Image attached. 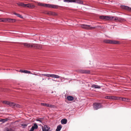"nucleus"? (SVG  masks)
<instances>
[{"label": "nucleus", "instance_id": "nucleus-27", "mask_svg": "<svg viewBox=\"0 0 131 131\" xmlns=\"http://www.w3.org/2000/svg\"><path fill=\"white\" fill-rule=\"evenodd\" d=\"M111 99L112 100H118V97L115 96H111Z\"/></svg>", "mask_w": 131, "mask_h": 131}, {"label": "nucleus", "instance_id": "nucleus-30", "mask_svg": "<svg viewBox=\"0 0 131 131\" xmlns=\"http://www.w3.org/2000/svg\"><path fill=\"white\" fill-rule=\"evenodd\" d=\"M111 96H107L104 97V98L107 99L111 100Z\"/></svg>", "mask_w": 131, "mask_h": 131}, {"label": "nucleus", "instance_id": "nucleus-11", "mask_svg": "<svg viewBox=\"0 0 131 131\" xmlns=\"http://www.w3.org/2000/svg\"><path fill=\"white\" fill-rule=\"evenodd\" d=\"M78 72L82 73H90L89 70H80Z\"/></svg>", "mask_w": 131, "mask_h": 131}, {"label": "nucleus", "instance_id": "nucleus-20", "mask_svg": "<svg viewBox=\"0 0 131 131\" xmlns=\"http://www.w3.org/2000/svg\"><path fill=\"white\" fill-rule=\"evenodd\" d=\"M120 100L123 101L127 102H129V99L122 97L120 98Z\"/></svg>", "mask_w": 131, "mask_h": 131}, {"label": "nucleus", "instance_id": "nucleus-8", "mask_svg": "<svg viewBox=\"0 0 131 131\" xmlns=\"http://www.w3.org/2000/svg\"><path fill=\"white\" fill-rule=\"evenodd\" d=\"M59 7V6L56 5L47 4V7L53 8H57Z\"/></svg>", "mask_w": 131, "mask_h": 131}, {"label": "nucleus", "instance_id": "nucleus-14", "mask_svg": "<svg viewBox=\"0 0 131 131\" xmlns=\"http://www.w3.org/2000/svg\"><path fill=\"white\" fill-rule=\"evenodd\" d=\"M38 128L37 125L36 123H35L34 124V125L32 126L29 131H33L35 129H37Z\"/></svg>", "mask_w": 131, "mask_h": 131}, {"label": "nucleus", "instance_id": "nucleus-3", "mask_svg": "<svg viewBox=\"0 0 131 131\" xmlns=\"http://www.w3.org/2000/svg\"><path fill=\"white\" fill-rule=\"evenodd\" d=\"M104 42L106 43L111 44H119V41L114 40H105L104 41Z\"/></svg>", "mask_w": 131, "mask_h": 131}, {"label": "nucleus", "instance_id": "nucleus-15", "mask_svg": "<svg viewBox=\"0 0 131 131\" xmlns=\"http://www.w3.org/2000/svg\"><path fill=\"white\" fill-rule=\"evenodd\" d=\"M35 6L31 4H26V7H27L28 8H34Z\"/></svg>", "mask_w": 131, "mask_h": 131}, {"label": "nucleus", "instance_id": "nucleus-23", "mask_svg": "<svg viewBox=\"0 0 131 131\" xmlns=\"http://www.w3.org/2000/svg\"><path fill=\"white\" fill-rule=\"evenodd\" d=\"M91 87L92 88H94L96 89H100L101 88V86H100L95 84L92 85L91 86Z\"/></svg>", "mask_w": 131, "mask_h": 131}, {"label": "nucleus", "instance_id": "nucleus-34", "mask_svg": "<svg viewBox=\"0 0 131 131\" xmlns=\"http://www.w3.org/2000/svg\"><path fill=\"white\" fill-rule=\"evenodd\" d=\"M19 72L22 73H24V70H19Z\"/></svg>", "mask_w": 131, "mask_h": 131}, {"label": "nucleus", "instance_id": "nucleus-19", "mask_svg": "<svg viewBox=\"0 0 131 131\" xmlns=\"http://www.w3.org/2000/svg\"><path fill=\"white\" fill-rule=\"evenodd\" d=\"M17 4L19 6L23 7H26V4L23 3L19 2L17 3Z\"/></svg>", "mask_w": 131, "mask_h": 131}, {"label": "nucleus", "instance_id": "nucleus-35", "mask_svg": "<svg viewBox=\"0 0 131 131\" xmlns=\"http://www.w3.org/2000/svg\"><path fill=\"white\" fill-rule=\"evenodd\" d=\"M60 77V78H60V79L62 78V79H65V78H64V77Z\"/></svg>", "mask_w": 131, "mask_h": 131}, {"label": "nucleus", "instance_id": "nucleus-18", "mask_svg": "<svg viewBox=\"0 0 131 131\" xmlns=\"http://www.w3.org/2000/svg\"><path fill=\"white\" fill-rule=\"evenodd\" d=\"M38 5L39 6L47 7V4L39 2L38 3Z\"/></svg>", "mask_w": 131, "mask_h": 131}, {"label": "nucleus", "instance_id": "nucleus-29", "mask_svg": "<svg viewBox=\"0 0 131 131\" xmlns=\"http://www.w3.org/2000/svg\"><path fill=\"white\" fill-rule=\"evenodd\" d=\"M36 121H37L39 122V123H38V125H41V123H42V122L40 120V119L38 118L37 119Z\"/></svg>", "mask_w": 131, "mask_h": 131}, {"label": "nucleus", "instance_id": "nucleus-4", "mask_svg": "<svg viewBox=\"0 0 131 131\" xmlns=\"http://www.w3.org/2000/svg\"><path fill=\"white\" fill-rule=\"evenodd\" d=\"M80 26L82 28L88 30L92 29L97 27H91L90 25H87L84 24H81Z\"/></svg>", "mask_w": 131, "mask_h": 131}, {"label": "nucleus", "instance_id": "nucleus-13", "mask_svg": "<svg viewBox=\"0 0 131 131\" xmlns=\"http://www.w3.org/2000/svg\"><path fill=\"white\" fill-rule=\"evenodd\" d=\"M42 131H50V130H49L50 129L49 127L46 125H44V127H42Z\"/></svg>", "mask_w": 131, "mask_h": 131}, {"label": "nucleus", "instance_id": "nucleus-9", "mask_svg": "<svg viewBox=\"0 0 131 131\" xmlns=\"http://www.w3.org/2000/svg\"><path fill=\"white\" fill-rule=\"evenodd\" d=\"M33 47L35 48L41 49L42 48V45L40 44L33 43Z\"/></svg>", "mask_w": 131, "mask_h": 131}, {"label": "nucleus", "instance_id": "nucleus-21", "mask_svg": "<svg viewBox=\"0 0 131 131\" xmlns=\"http://www.w3.org/2000/svg\"><path fill=\"white\" fill-rule=\"evenodd\" d=\"M9 119L7 118L5 119H0V122H2V123H4L7 121Z\"/></svg>", "mask_w": 131, "mask_h": 131}, {"label": "nucleus", "instance_id": "nucleus-28", "mask_svg": "<svg viewBox=\"0 0 131 131\" xmlns=\"http://www.w3.org/2000/svg\"><path fill=\"white\" fill-rule=\"evenodd\" d=\"M48 14L49 15H56V14L54 12H49L48 13Z\"/></svg>", "mask_w": 131, "mask_h": 131}, {"label": "nucleus", "instance_id": "nucleus-5", "mask_svg": "<svg viewBox=\"0 0 131 131\" xmlns=\"http://www.w3.org/2000/svg\"><path fill=\"white\" fill-rule=\"evenodd\" d=\"M94 109L95 110H97L100 108L102 107L101 104L99 103H95L93 105Z\"/></svg>", "mask_w": 131, "mask_h": 131}, {"label": "nucleus", "instance_id": "nucleus-12", "mask_svg": "<svg viewBox=\"0 0 131 131\" xmlns=\"http://www.w3.org/2000/svg\"><path fill=\"white\" fill-rule=\"evenodd\" d=\"M15 21L14 19H2V22H13Z\"/></svg>", "mask_w": 131, "mask_h": 131}, {"label": "nucleus", "instance_id": "nucleus-1", "mask_svg": "<svg viewBox=\"0 0 131 131\" xmlns=\"http://www.w3.org/2000/svg\"><path fill=\"white\" fill-rule=\"evenodd\" d=\"M99 18L100 19L105 20L111 21L113 19V21H114L121 22L123 21L124 20V19L123 18L117 17H112L111 16H100Z\"/></svg>", "mask_w": 131, "mask_h": 131}, {"label": "nucleus", "instance_id": "nucleus-36", "mask_svg": "<svg viewBox=\"0 0 131 131\" xmlns=\"http://www.w3.org/2000/svg\"><path fill=\"white\" fill-rule=\"evenodd\" d=\"M2 21V19L0 18V22Z\"/></svg>", "mask_w": 131, "mask_h": 131}, {"label": "nucleus", "instance_id": "nucleus-6", "mask_svg": "<svg viewBox=\"0 0 131 131\" xmlns=\"http://www.w3.org/2000/svg\"><path fill=\"white\" fill-rule=\"evenodd\" d=\"M41 75L48 77H50L52 78H60V76L59 75L54 74H41Z\"/></svg>", "mask_w": 131, "mask_h": 131}, {"label": "nucleus", "instance_id": "nucleus-7", "mask_svg": "<svg viewBox=\"0 0 131 131\" xmlns=\"http://www.w3.org/2000/svg\"><path fill=\"white\" fill-rule=\"evenodd\" d=\"M21 45H23L24 46L26 47H33V43H21Z\"/></svg>", "mask_w": 131, "mask_h": 131}, {"label": "nucleus", "instance_id": "nucleus-31", "mask_svg": "<svg viewBox=\"0 0 131 131\" xmlns=\"http://www.w3.org/2000/svg\"><path fill=\"white\" fill-rule=\"evenodd\" d=\"M63 1L66 2H73V0H64Z\"/></svg>", "mask_w": 131, "mask_h": 131}, {"label": "nucleus", "instance_id": "nucleus-26", "mask_svg": "<svg viewBox=\"0 0 131 131\" xmlns=\"http://www.w3.org/2000/svg\"><path fill=\"white\" fill-rule=\"evenodd\" d=\"M61 128V125H59L57 126L56 131H60Z\"/></svg>", "mask_w": 131, "mask_h": 131}, {"label": "nucleus", "instance_id": "nucleus-17", "mask_svg": "<svg viewBox=\"0 0 131 131\" xmlns=\"http://www.w3.org/2000/svg\"><path fill=\"white\" fill-rule=\"evenodd\" d=\"M73 2L76 3L81 4H83V2L81 0H73Z\"/></svg>", "mask_w": 131, "mask_h": 131}, {"label": "nucleus", "instance_id": "nucleus-22", "mask_svg": "<svg viewBox=\"0 0 131 131\" xmlns=\"http://www.w3.org/2000/svg\"><path fill=\"white\" fill-rule=\"evenodd\" d=\"M67 120L66 118L62 119L61 121V122L62 124H65L67 123Z\"/></svg>", "mask_w": 131, "mask_h": 131}, {"label": "nucleus", "instance_id": "nucleus-38", "mask_svg": "<svg viewBox=\"0 0 131 131\" xmlns=\"http://www.w3.org/2000/svg\"><path fill=\"white\" fill-rule=\"evenodd\" d=\"M44 79H42V80H43Z\"/></svg>", "mask_w": 131, "mask_h": 131}, {"label": "nucleus", "instance_id": "nucleus-24", "mask_svg": "<svg viewBox=\"0 0 131 131\" xmlns=\"http://www.w3.org/2000/svg\"><path fill=\"white\" fill-rule=\"evenodd\" d=\"M13 13L15 15H16L17 16H18L21 18H23V17L21 15H20L19 14L15 12H13Z\"/></svg>", "mask_w": 131, "mask_h": 131}, {"label": "nucleus", "instance_id": "nucleus-37", "mask_svg": "<svg viewBox=\"0 0 131 131\" xmlns=\"http://www.w3.org/2000/svg\"><path fill=\"white\" fill-rule=\"evenodd\" d=\"M7 131H9L8 130H7Z\"/></svg>", "mask_w": 131, "mask_h": 131}, {"label": "nucleus", "instance_id": "nucleus-33", "mask_svg": "<svg viewBox=\"0 0 131 131\" xmlns=\"http://www.w3.org/2000/svg\"><path fill=\"white\" fill-rule=\"evenodd\" d=\"M27 125V124H21V126H22L23 128H25Z\"/></svg>", "mask_w": 131, "mask_h": 131}, {"label": "nucleus", "instance_id": "nucleus-32", "mask_svg": "<svg viewBox=\"0 0 131 131\" xmlns=\"http://www.w3.org/2000/svg\"><path fill=\"white\" fill-rule=\"evenodd\" d=\"M24 73H28L30 74H31V72L27 70H24Z\"/></svg>", "mask_w": 131, "mask_h": 131}, {"label": "nucleus", "instance_id": "nucleus-2", "mask_svg": "<svg viewBox=\"0 0 131 131\" xmlns=\"http://www.w3.org/2000/svg\"><path fill=\"white\" fill-rule=\"evenodd\" d=\"M3 104L9 105L10 106L14 107H19L20 105H19L16 104L15 103L13 102H10L8 101H3Z\"/></svg>", "mask_w": 131, "mask_h": 131}, {"label": "nucleus", "instance_id": "nucleus-10", "mask_svg": "<svg viewBox=\"0 0 131 131\" xmlns=\"http://www.w3.org/2000/svg\"><path fill=\"white\" fill-rule=\"evenodd\" d=\"M41 104L42 106L51 108L54 107V106L53 105L46 103H41Z\"/></svg>", "mask_w": 131, "mask_h": 131}, {"label": "nucleus", "instance_id": "nucleus-25", "mask_svg": "<svg viewBox=\"0 0 131 131\" xmlns=\"http://www.w3.org/2000/svg\"><path fill=\"white\" fill-rule=\"evenodd\" d=\"M67 99L69 101H71L73 100L74 98L72 96H69L67 97Z\"/></svg>", "mask_w": 131, "mask_h": 131}, {"label": "nucleus", "instance_id": "nucleus-16", "mask_svg": "<svg viewBox=\"0 0 131 131\" xmlns=\"http://www.w3.org/2000/svg\"><path fill=\"white\" fill-rule=\"evenodd\" d=\"M122 8L127 10L131 12V8L127 6L123 5L121 6Z\"/></svg>", "mask_w": 131, "mask_h": 131}]
</instances>
